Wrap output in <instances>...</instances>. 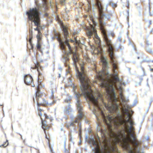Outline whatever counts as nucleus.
I'll use <instances>...</instances> for the list:
<instances>
[{"instance_id":"1","label":"nucleus","mask_w":153,"mask_h":153,"mask_svg":"<svg viewBox=\"0 0 153 153\" xmlns=\"http://www.w3.org/2000/svg\"><path fill=\"white\" fill-rule=\"evenodd\" d=\"M58 41L63 52L68 56L72 54L74 65L76 77L80 82V88L82 94L85 98L92 103L94 114L98 120L99 116L101 117L108 128L109 137L112 141L109 144L107 143L105 144L104 149L108 150L113 147L114 149L113 152L118 153L116 145L119 143L128 153H143V152L140 146L142 142L136 140L134 128L133 126L134 123L128 112H126L124 118L121 115L118 117H106L104 113L105 109L110 113L115 111L118 109V105H115L114 104L118 100L116 97L115 89L120 92L119 98L120 101L123 102H127L122 93L123 89L122 86L125 85L126 84L118 77L116 70L118 67L115 59H110L113 72V74L111 75L113 79L106 78L105 76L106 74L107 75L106 73L107 72L105 71L108 67V63L106 57L101 56L100 59L104 69L97 73L96 78L100 82V86L104 89V96L107 99L105 101L104 97L101 93L98 91L94 92L91 89V82L86 76L84 70V62L79 59L76 53L72 52L68 41Z\"/></svg>"},{"instance_id":"2","label":"nucleus","mask_w":153,"mask_h":153,"mask_svg":"<svg viewBox=\"0 0 153 153\" xmlns=\"http://www.w3.org/2000/svg\"><path fill=\"white\" fill-rule=\"evenodd\" d=\"M103 0H95V3L93 4L94 5L97 7L99 14V22L100 26V29L104 39L105 42L108 53L110 59H114V47L112 42L108 38L104 26L106 25V23L102 20L104 17L105 20L109 19L111 16V14H104L103 12V8L101 4V2Z\"/></svg>"},{"instance_id":"3","label":"nucleus","mask_w":153,"mask_h":153,"mask_svg":"<svg viewBox=\"0 0 153 153\" xmlns=\"http://www.w3.org/2000/svg\"><path fill=\"white\" fill-rule=\"evenodd\" d=\"M42 0L43 2L42 5H39L37 7L30 8L26 13L29 20L33 22L35 25L37 26L34 29L35 30L38 31V33L39 34H40V30L41 28L40 25V10H42V9H43L44 10H46L47 9L48 5L47 0Z\"/></svg>"},{"instance_id":"4","label":"nucleus","mask_w":153,"mask_h":153,"mask_svg":"<svg viewBox=\"0 0 153 153\" xmlns=\"http://www.w3.org/2000/svg\"><path fill=\"white\" fill-rule=\"evenodd\" d=\"M71 86L73 87L72 91L75 94L76 101V105L78 112L79 115L75 120L71 122H66L65 123V125L66 127L68 129H69L70 127L72 126L73 129L76 132V129L75 124L79 123L81 119H82L83 117L82 106L79 98L81 96V94L76 91L75 86L72 85Z\"/></svg>"},{"instance_id":"5","label":"nucleus","mask_w":153,"mask_h":153,"mask_svg":"<svg viewBox=\"0 0 153 153\" xmlns=\"http://www.w3.org/2000/svg\"><path fill=\"white\" fill-rule=\"evenodd\" d=\"M90 19L91 22L89 23L90 27L89 28H87V34L89 38L93 36L94 39V38L96 39L97 40L96 42L97 44L99 45L100 40L97 33L96 30L94 27V25H97V23L91 17Z\"/></svg>"},{"instance_id":"6","label":"nucleus","mask_w":153,"mask_h":153,"mask_svg":"<svg viewBox=\"0 0 153 153\" xmlns=\"http://www.w3.org/2000/svg\"><path fill=\"white\" fill-rule=\"evenodd\" d=\"M37 91L36 94V97L35 98H33L34 102H37L38 106H40V105L44 106L46 105H52L55 102V101H53V102L48 103L44 99L42 98L41 97L42 96L43 94L40 91L39 89L40 87L39 85L37 86Z\"/></svg>"},{"instance_id":"7","label":"nucleus","mask_w":153,"mask_h":153,"mask_svg":"<svg viewBox=\"0 0 153 153\" xmlns=\"http://www.w3.org/2000/svg\"><path fill=\"white\" fill-rule=\"evenodd\" d=\"M24 80L25 83L27 85H31L32 83H33V79L30 75H25Z\"/></svg>"},{"instance_id":"8","label":"nucleus","mask_w":153,"mask_h":153,"mask_svg":"<svg viewBox=\"0 0 153 153\" xmlns=\"http://www.w3.org/2000/svg\"><path fill=\"white\" fill-rule=\"evenodd\" d=\"M41 119L42 122V128L45 131V129L48 128V127L46 124V121L45 120H43L42 118H41Z\"/></svg>"},{"instance_id":"9","label":"nucleus","mask_w":153,"mask_h":153,"mask_svg":"<svg viewBox=\"0 0 153 153\" xmlns=\"http://www.w3.org/2000/svg\"><path fill=\"white\" fill-rule=\"evenodd\" d=\"M71 41L73 42H74L76 43L78 46H79V45L81 44H82V43L79 40H77L74 37V40L71 39Z\"/></svg>"},{"instance_id":"10","label":"nucleus","mask_w":153,"mask_h":153,"mask_svg":"<svg viewBox=\"0 0 153 153\" xmlns=\"http://www.w3.org/2000/svg\"><path fill=\"white\" fill-rule=\"evenodd\" d=\"M65 111L66 113H68L72 111V109L70 105H69L68 107L65 110Z\"/></svg>"},{"instance_id":"11","label":"nucleus","mask_w":153,"mask_h":153,"mask_svg":"<svg viewBox=\"0 0 153 153\" xmlns=\"http://www.w3.org/2000/svg\"><path fill=\"white\" fill-rule=\"evenodd\" d=\"M84 59L88 63H91V64H92V63L93 62L91 61V60L87 56H85L84 57Z\"/></svg>"},{"instance_id":"12","label":"nucleus","mask_w":153,"mask_h":153,"mask_svg":"<svg viewBox=\"0 0 153 153\" xmlns=\"http://www.w3.org/2000/svg\"><path fill=\"white\" fill-rule=\"evenodd\" d=\"M67 97L68 98H67L65 100V102H69V101H70L72 99V97L71 96L69 95V94L67 95Z\"/></svg>"},{"instance_id":"13","label":"nucleus","mask_w":153,"mask_h":153,"mask_svg":"<svg viewBox=\"0 0 153 153\" xmlns=\"http://www.w3.org/2000/svg\"><path fill=\"white\" fill-rule=\"evenodd\" d=\"M8 145V141L7 140L6 142H5L3 144L1 145L0 146L1 147L3 146L4 147H5L7 146Z\"/></svg>"},{"instance_id":"14","label":"nucleus","mask_w":153,"mask_h":153,"mask_svg":"<svg viewBox=\"0 0 153 153\" xmlns=\"http://www.w3.org/2000/svg\"><path fill=\"white\" fill-rule=\"evenodd\" d=\"M78 125L79 126V135L80 138H81V126L80 124L79 123H78Z\"/></svg>"},{"instance_id":"15","label":"nucleus","mask_w":153,"mask_h":153,"mask_svg":"<svg viewBox=\"0 0 153 153\" xmlns=\"http://www.w3.org/2000/svg\"><path fill=\"white\" fill-rule=\"evenodd\" d=\"M37 48V49H38L39 50L41 51V45L39 43V42H38L37 43V45L36 46Z\"/></svg>"},{"instance_id":"16","label":"nucleus","mask_w":153,"mask_h":153,"mask_svg":"<svg viewBox=\"0 0 153 153\" xmlns=\"http://www.w3.org/2000/svg\"><path fill=\"white\" fill-rule=\"evenodd\" d=\"M149 11L150 13V15L151 16H152L153 14V10H152V13H151V7L150 6V4H149Z\"/></svg>"},{"instance_id":"17","label":"nucleus","mask_w":153,"mask_h":153,"mask_svg":"<svg viewBox=\"0 0 153 153\" xmlns=\"http://www.w3.org/2000/svg\"><path fill=\"white\" fill-rule=\"evenodd\" d=\"M111 5L113 7H115L117 6V5L116 3H112V2Z\"/></svg>"},{"instance_id":"18","label":"nucleus","mask_w":153,"mask_h":153,"mask_svg":"<svg viewBox=\"0 0 153 153\" xmlns=\"http://www.w3.org/2000/svg\"><path fill=\"white\" fill-rule=\"evenodd\" d=\"M65 0H60V3L62 5H64L65 3Z\"/></svg>"},{"instance_id":"19","label":"nucleus","mask_w":153,"mask_h":153,"mask_svg":"<svg viewBox=\"0 0 153 153\" xmlns=\"http://www.w3.org/2000/svg\"><path fill=\"white\" fill-rule=\"evenodd\" d=\"M64 125L63 124H62L61 126V128L60 130L61 131H64V130L63 129Z\"/></svg>"},{"instance_id":"20","label":"nucleus","mask_w":153,"mask_h":153,"mask_svg":"<svg viewBox=\"0 0 153 153\" xmlns=\"http://www.w3.org/2000/svg\"><path fill=\"white\" fill-rule=\"evenodd\" d=\"M41 35V33L40 32V34H39L38 33V34L37 35L36 37L38 39H40V36Z\"/></svg>"},{"instance_id":"21","label":"nucleus","mask_w":153,"mask_h":153,"mask_svg":"<svg viewBox=\"0 0 153 153\" xmlns=\"http://www.w3.org/2000/svg\"><path fill=\"white\" fill-rule=\"evenodd\" d=\"M64 17L65 20H67L68 19V18L69 17L67 15H66V14H65V16H64Z\"/></svg>"},{"instance_id":"22","label":"nucleus","mask_w":153,"mask_h":153,"mask_svg":"<svg viewBox=\"0 0 153 153\" xmlns=\"http://www.w3.org/2000/svg\"><path fill=\"white\" fill-rule=\"evenodd\" d=\"M111 1H110L108 3L106 4H105L106 7H107L108 5H111Z\"/></svg>"},{"instance_id":"23","label":"nucleus","mask_w":153,"mask_h":153,"mask_svg":"<svg viewBox=\"0 0 153 153\" xmlns=\"http://www.w3.org/2000/svg\"><path fill=\"white\" fill-rule=\"evenodd\" d=\"M37 71L38 72V74H39V76L42 75V74L40 72V71L39 70V69L38 68V69H37Z\"/></svg>"},{"instance_id":"24","label":"nucleus","mask_w":153,"mask_h":153,"mask_svg":"<svg viewBox=\"0 0 153 153\" xmlns=\"http://www.w3.org/2000/svg\"><path fill=\"white\" fill-rule=\"evenodd\" d=\"M64 152L65 153H68V150L67 149H66L65 148H64Z\"/></svg>"},{"instance_id":"25","label":"nucleus","mask_w":153,"mask_h":153,"mask_svg":"<svg viewBox=\"0 0 153 153\" xmlns=\"http://www.w3.org/2000/svg\"><path fill=\"white\" fill-rule=\"evenodd\" d=\"M38 106V110H39V111L41 112L42 110L39 107V106Z\"/></svg>"},{"instance_id":"26","label":"nucleus","mask_w":153,"mask_h":153,"mask_svg":"<svg viewBox=\"0 0 153 153\" xmlns=\"http://www.w3.org/2000/svg\"><path fill=\"white\" fill-rule=\"evenodd\" d=\"M38 114L39 116L40 117L42 115V114L41 112L39 111L38 113Z\"/></svg>"},{"instance_id":"27","label":"nucleus","mask_w":153,"mask_h":153,"mask_svg":"<svg viewBox=\"0 0 153 153\" xmlns=\"http://www.w3.org/2000/svg\"><path fill=\"white\" fill-rule=\"evenodd\" d=\"M53 98V92L52 91V95L51 96V98Z\"/></svg>"},{"instance_id":"28","label":"nucleus","mask_w":153,"mask_h":153,"mask_svg":"<svg viewBox=\"0 0 153 153\" xmlns=\"http://www.w3.org/2000/svg\"><path fill=\"white\" fill-rule=\"evenodd\" d=\"M68 81L69 82H71L72 81L71 79L70 78H69L68 79Z\"/></svg>"},{"instance_id":"29","label":"nucleus","mask_w":153,"mask_h":153,"mask_svg":"<svg viewBox=\"0 0 153 153\" xmlns=\"http://www.w3.org/2000/svg\"><path fill=\"white\" fill-rule=\"evenodd\" d=\"M121 36L120 37H119V38H118V40L120 41H121Z\"/></svg>"},{"instance_id":"30","label":"nucleus","mask_w":153,"mask_h":153,"mask_svg":"<svg viewBox=\"0 0 153 153\" xmlns=\"http://www.w3.org/2000/svg\"><path fill=\"white\" fill-rule=\"evenodd\" d=\"M32 30H30V34L31 33L32 34Z\"/></svg>"},{"instance_id":"31","label":"nucleus","mask_w":153,"mask_h":153,"mask_svg":"<svg viewBox=\"0 0 153 153\" xmlns=\"http://www.w3.org/2000/svg\"><path fill=\"white\" fill-rule=\"evenodd\" d=\"M49 5H50L51 6H52V4L51 2H50V3L49 4Z\"/></svg>"},{"instance_id":"32","label":"nucleus","mask_w":153,"mask_h":153,"mask_svg":"<svg viewBox=\"0 0 153 153\" xmlns=\"http://www.w3.org/2000/svg\"><path fill=\"white\" fill-rule=\"evenodd\" d=\"M149 25H150V24H151V21H149Z\"/></svg>"},{"instance_id":"33","label":"nucleus","mask_w":153,"mask_h":153,"mask_svg":"<svg viewBox=\"0 0 153 153\" xmlns=\"http://www.w3.org/2000/svg\"><path fill=\"white\" fill-rule=\"evenodd\" d=\"M127 12L128 13V15H129V10H128L127 11Z\"/></svg>"},{"instance_id":"34","label":"nucleus","mask_w":153,"mask_h":153,"mask_svg":"<svg viewBox=\"0 0 153 153\" xmlns=\"http://www.w3.org/2000/svg\"><path fill=\"white\" fill-rule=\"evenodd\" d=\"M128 6H129V4H128H128H127V7H128Z\"/></svg>"},{"instance_id":"35","label":"nucleus","mask_w":153,"mask_h":153,"mask_svg":"<svg viewBox=\"0 0 153 153\" xmlns=\"http://www.w3.org/2000/svg\"><path fill=\"white\" fill-rule=\"evenodd\" d=\"M66 71H67V73H68L69 72V71L68 70H67Z\"/></svg>"},{"instance_id":"36","label":"nucleus","mask_w":153,"mask_h":153,"mask_svg":"<svg viewBox=\"0 0 153 153\" xmlns=\"http://www.w3.org/2000/svg\"><path fill=\"white\" fill-rule=\"evenodd\" d=\"M68 12V11H66V13L67 14Z\"/></svg>"},{"instance_id":"37","label":"nucleus","mask_w":153,"mask_h":153,"mask_svg":"<svg viewBox=\"0 0 153 153\" xmlns=\"http://www.w3.org/2000/svg\"><path fill=\"white\" fill-rule=\"evenodd\" d=\"M69 135H70V137H71V133L69 134Z\"/></svg>"},{"instance_id":"38","label":"nucleus","mask_w":153,"mask_h":153,"mask_svg":"<svg viewBox=\"0 0 153 153\" xmlns=\"http://www.w3.org/2000/svg\"><path fill=\"white\" fill-rule=\"evenodd\" d=\"M37 66H38V64H37V65H36V66L37 67Z\"/></svg>"},{"instance_id":"39","label":"nucleus","mask_w":153,"mask_h":153,"mask_svg":"<svg viewBox=\"0 0 153 153\" xmlns=\"http://www.w3.org/2000/svg\"><path fill=\"white\" fill-rule=\"evenodd\" d=\"M32 87H34V85H32Z\"/></svg>"},{"instance_id":"40","label":"nucleus","mask_w":153,"mask_h":153,"mask_svg":"<svg viewBox=\"0 0 153 153\" xmlns=\"http://www.w3.org/2000/svg\"><path fill=\"white\" fill-rule=\"evenodd\" d=\"M147 42H148L147 41V42H146V43L147 45H149V44H148V43H147Z\"/></svg>"},{"instance_id":"41","label":"nucleus","mask_w":153,"mask_h":153,"mask_svg":"<svg viewBox=\"0 0 153 153\" xmlns=\"http://www.w3.org/2000/svg\"><path fill=\"white\" fill-rule=\"evenodd\" d=\"M138 59H139L140 58V57H138V58H137Z\"/></svg>"},{"instance_id":"42","label":"nucleus","mask_w":153,"mask_h":153,"mask_svg":"<svg viewBox=\"0 0 153 153\" xmlns=\"http://www.w3.org/2000/svg\"><path fill=\"white\" fill-rule=\"evenodd\" d=\"M151 70H153V69H151Z\"/></svg>"},{"instance_id":"43","label":"nucleus","mask_w":153,"mask_h":153,"mask_svg":"<svg viewBox=\"0 0 153 153\" xmlns=\"http://www.w3.org/2000/svg\"><path fill=\"white\" fill-rule=\"evenodd\" d=\"M152 30H151V32H152Z\"/></svg>"},{"instance_id":"44","label":"nucleus","mask_w":153,"mask_h":153,"mask_svg":"<svg viewBox=\"0 0 153 153\" xmlns=\"http://www.w3.org/2000/svg\"><path fill=\"white\" fill-rule=\"evenodd\" d=\"M98 52H99V53H100V51H98Z\"/></svg>"},{"instance_id":"45","label":"nucleus","mask_w":153,"mask_h":153,"mask_svg":"<svg viewBox=\"0 0 153 153\" xmlns=\"http://www.w3.org/2000/svg\"><path fill=\"white\" fill-rule=\"evenodd\" d=\"M46 117V118H48V116Z\"/></svg>"},{"instance_id":"46","label":"nucleus","mask_w":153,"mask_h":153,"mask_svg":"<svg viewBox=\"0 0 153 153\" xmlns=\"http://www.w3.org/2000/svg\"><path fill=\"white\" fill-rule=\"evenodd\" d=\"M20 135H21V138H22V135H21V134H20Z\"/></svg>"},{"instance_id":"47","label":"nucleus","mask_w":153,"mask_h":153,"mask_svg":"<svg viewBox=\"0 0 153 153\" xmlns=\"http://www.w3.org/2000/svg\"><path fill=\"white\" fill-rule=\"evenodd\" d=\"M71 140H72V139H71H71H70V140H71Z\"/></svg>"},{"instance_id":"48","label":"nucleus","mask_w":153,"mask_h":153,"mask_svg":"<svg viewBox=\"0 0 153 153\" xmlns=\"http://www.w3.org/2000/svg\"><path fill=\"white\" fill-rule=\"evenodd\" d=\"M36 5H37V2H36Z\"/></svg>"},{"instance_id":"49","label":"nucleus","mask_w":153,"mask_h":153,"mask_svg":"<svg viewBox=\"0 0 153 153\" xmlns=\"http://www.w3.org/2000/svg\"><path fill=\"white\" fill-rule=\"evenodd\" d=\"M95 82H96V83H97V81H95Z\"/></svg>"},{"instance_id":"50","label":"nucleus","mask_w":153,"mask_h":153,"mask_svg":"<svg viewBox=\"0 0 153 153\" xmlns=\"http://www.w3.org/2000/svg\"><path fill=\"white\" fill-rule=\"evenodd\" d=\"M112 35L113 36V34H112Z\"/></svg>"},{"instance_id":"51","label":"nucleus","mask_w":153,"mask_h":153,"mask_svg":"<svg viewBox=\"0 0 153 153\" xmlns=\"http://www.w3.org/2000/svg\"><path fill=\"white\" fill-rule=\"evenodd\" d=\"M39 83V81H38V83Z\"/></svg>"},{"instance_id":"52","label":"nucleus","mask_w":153,"mask_h":153,"mask_svg":"<svg viewBox=\"0 0 153 153\" xmlns=\"http://www.w3.org/2000/svg\"><path fill=\"white\" fill-rule=\"evenodd\" d=\"M49 146L50 147V145H49Z\"/></svg>"},{"instance_id":"53","label":"nucleus","mask_w":153,"mask_h":153,"mask_svg":"<svg viewBox=\"0 0 153 153\" xmlns=\"http://www.w3.org/2000/svg\"><path fill=\"white\" fill-rule=\"evenodd\" d=\"M68 68H69V66H68Z\"/></svg>"}]
</instances>
